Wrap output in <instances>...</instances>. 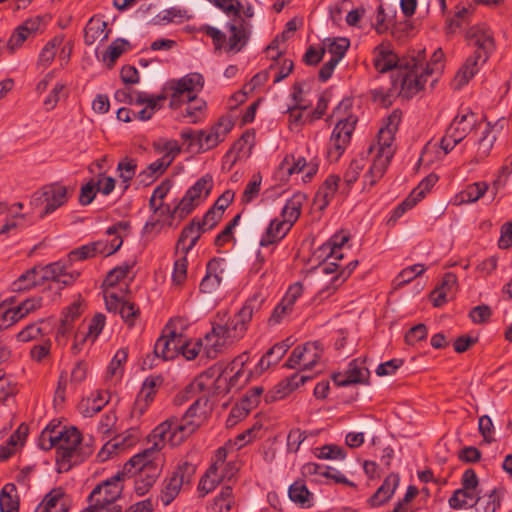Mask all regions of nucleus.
I'll return each mask as SVG.
<instances>
[{"label": "nucleus", "mask_w": 512, "mask_h": 512, "mask_svg": "<svg viewBox=\"0 0 512 512\" xmlns=\"http://www.w3.org/2000/svg\"><path fill=\"white\" fill-rule=\"evenodd\" d=\"M348 143L345 142V139H337L333 136L330 137L329 147L327 151V156L330 161H338L341 155L344 153Z\"/></svg>", "instance_id": "59"}, {"label": "nucleus", "mask_w": 512, "mask_h": 512, "mask_svg": "<svg viewBox=\"0 0 512 512\" xmlns=\"http://www.w3.org/2000/svg\"><path fill=\"white\" fill-rule=\"evenodd\" d=\"M148 441L152 442V446L132 456L123 467L124 475H136L135 491L139 495L145 494L161 474L163 460L159 451L169 444V441L154 438L152 432Z\"/></svg>", "instance_id": "1"}, {"label": "nucleus", "mask_w": 512, "mask_h": 512, "mask_svg": "<svg viewBox=\"0 0 512 512\" xmlns=\"http://www.w3.org/2000/svg\"><path fill=\"white\" fill-rule=\"evenodd\" d=\"M401 111L394 110L388 117L384 127L378 132V145L392 147L395 133L401 122Z\"/></svg>", "instance_id": "30"}, {"label": "nucleus", "mask_w": 512, "mask_h": 512, "mask_svg": "<svg viewBox=\"0 0 512 512\" xmlns=\"http://www.w3.org/2000/svg\"><path fill=\"white\" fill-rule=\"evenodd\" d=\"M104 300L109 312L119 313L129 327L134 326L140 315V310L134 303L124 300L118 294L109 290H104Z\"/></svg>", "instance_id": "16"}, {"label": "nucleus", "mask_w": 512, "mask_h": 512, "mask_svg": "<svg viewBox=\"0 0 512 512\" xmlns=\"http://www.w3.org/2000/svg\"><path fill=\"white\" fill-rule=\"evenodd\" d=\"M124 476L123 471L118 472L96 485L87 498L88 507L81 512H104L108 507L119 506L116 501L120 498L123 490L121 480Z\"/></svg>", "instance_id": "6"}, {"label": "nucleus", "mask_w": 512, "mask_h": 512, "mask_svg": "<svg viewBox=\"0 0 512 512\" xmlns=\"http://www.w3.org/2000/svg\"><path fill=\"white\" fill-rule=\"evenodd\" d=\"M348 143L345 142V139H337L333 136L330 137L329 147L327 151V156L330 161H338L341 155L344 153Z\"/></svg>", "instance_id": "58"}, {"label": "nucleus", "mask_w": 512, "mask_h": 512, "mask_svg": "<svg viewBox=\"0 0 512 512\" xmlns=\"http://www.w3.org/2000/svg\"><path fill=\"white\" fill-rule=\"evenodd\" d=\"M68 201V190L60 183H52L44 186L40 191L33 194L31 205L38 207L44 205L39 212L41 219L53 213Z\"/></svg>", "instance_id": "9"}, {"label": "nucleus", "mask_w": 512, "mask_h": 512, "mask_svg": "<svg viewBox=\"0 0 512 512\" xmlns=\"http://www.w3.org/2000/svg\"><path fill=\"white\" fill-rule=\"evenodd\" d=\"M266 298L267 293L263 290H260L248 298L243 307L238 312L241 313L244 319L250 322L253 315L257 314L261 310L264 302L266 301Z\"/></svg>", "instance_id": "37"}, {"label": "nucleus", "mask_w": 512, "mask_h": 512, "mask_svg": "<svg viewBox=\"0 0 512 512\" xmlns=\"http://www.w3.org/2000/svg\"><path fill=\"white\" fill-rule=\"evenodd\" d=\"M350 239L349 234L340 232L334 234L326 243H324L321 249L324 252H328V259L341 260L343 258V254L341 253V249Z\"/></svg>", "instance_id": "33"}, {"label": "nucleus", "mask_w": 512, "mask_h": 512, "mask_svg": "<svg viewBox=\"0 0 512 512\" xmlns=\"http://www.w3.org/2000/svg\"><path fill=\"white\" fill-rule=\"evenodd\" d=\"M230 36L224 48L227 52H240L248 43L251 35L249 24L241 17H233L226 25Z\"/></svg>", "instance_id": "17"}, {"label": "nucleus", "mask_w": 512, "mask_h": 512, "mask_svg": "<svg viewBox=\"0 0 512 512\" xmlns=\"http://www.w3.org/2000/svg\"><path fill=\"white\" fill-rule=\"evenodd\" d=\"M204 232H206V228L200 226V221L196 218L192 219V221L182 229L176 243V249L181 248L182 253L187 255L197 244Z\"/></svg>", "instance_id": "22"}, {"label": "nucleus", "mask_w": 512, "mask_h": 512, "mask_svg": "<svg viewBox=\"0 0 512 512\" xmlns=\"http://www.w3.org/2000/svg\"><path fill=\"white\" fill-rule=\"evenodd\" d=\"M69 500L61 487L52 489L38 505L35 512H68Z\"/></svg>", "instance_id": "23"}, {"label": "nucleus", "mask_w": 512, "mask_h": 512, "mask_svg": "<svg viewBox=\"0 0 512 512\" xmlns=\"http://www.w3.org/2000/svg\"><path fill=\"white\" fill-rule=\"evenodd\" d=\"M204 341L205 353L210 359H215L228 344H231L230 339L226 338L222 324L219 323H213L212 329L205 335Z\"/></svg>", "instance_id": "20"}, {"label": "nucleus", "mask_w": 512, "mask_h": 512, "mask_svg": "<svg viewBox=\"0 0 512 512\" xmlns=\"http://www.w3.org/2000/svg\"><path fill=\"white\" fill-rule=\"evenodd\" d=\"M323 346L320 341L306 342L296 346L284 364V367L300 370H312L323 356Z\"/></svg>", "instance_id": "10"}, {"label": "nucleus", "mask_w": 512, "mask_h": 512, "mask_svg": "<svg viewBox=\"0 0 512 512\" xmlns=\"http://www.w3.org/2000/svg\"><path fill=\"white\" fill-rule=\"evenodd\" d=\"M16 493V486L7 483L0 491V512H19V497Z\"/></svg>", "instance_id": "34"}, {"label": "nucleus", "mask_w": 512, "mask_h": 512, "mask_svg": "<svg viewBox=\"0 0 512 512\" xmlns=\"http://www.w3.org/2000/svg\"><path fill=\"white\" fill-rule=\"evenodd\" d=\"M478 125L477 115L468 107L462 109L454 117L440 141V147L444 150L445 154L452 151Z\"/></svg>", "instance_id": "7"}, {"label": "nucleus", "mask_w": 512, "mask_h": 512, "mask_svg": "<svg viewBox=\"0 0 512 512\" xmlns=\"http://www.w3.org/2000/svg\"><path fill=\"white\" fill-rule=\"evenodd\" d=\"M153 147L156 151L163 152L164 155L160 158L169 166L172 164L176 156L181 152V148L176 140H166L161 142H154Z\"/></svg>", "instance_id": "46"}, {"label": "nucleus", "mask_w": 512, "mask_h": 512, "mask_svg": "<svg viewBox=\"0 0 512 512\" xmlns=\"http://www.w3.org/2000/svg\"><path fill=\"white\" fill-rule=\"evenodd\" d=\"M349 46L350 41L348 38L338 37L330 41L327 50L331 54V57L341 60L345 56Z\"/></svg>", "instance_id": "54"}, {"label": "nucleus", "mask_w": 512, "mask_h": 512, "mask_svg": "<svg viewBox=\"0 0 512 512\" xmlns=\"http://www.w3.org/2000/svg\"><path fill=\"white\" fill-rule=\"evenodd\" d=\"M425 270L426 269L422 264H415L403 269L397 277V280L399 281L398 285H403L411 282L414 278L424 273Z\"/></svg>", "instance_id": "60"}, {"label": "nucleus", "mask_w": 512, "mask_h": 512, "mask_svg": "<svg viewBox=\"0 0 512 512\" xmlns=\"http://www.w3.org/2000/svg\"><path fill=\"white\" fill-rule=\"evenodd\" d=\"M495 125H491L490 122L486 123V127L482 132L481 138L477 142V151L474 158L471 160L473 164H479L485 158L490 155V152L497 139V133L495 132Z\"/></svg>", "instance_id": "26"}, {"label": "nucleus", "mask_w": 512, "mask_h": 512, "mask_svg": "<svg viewBox=\"0 0 512 512\" xmlns=\"http://www.w3.org/2000/svg\"><path fill=\"white\" fill-rule=\"evenodd\" d=\"M137 170V161L133 158L125 157L117 165L118 176L124 184L123 191H126L131 180L134 178Z\"/></svg>", "instance_id": "44"}, {"label": "nucleus", "mask_w": 512, "mask_h": 512, "mask_svg": "<svg viewBox=\"0 0 512 512\" xmlns=\"http://www.w3.org/2000/svg\"><path fill=\"white\" fill-rule=\"evenodd\" d=\"M255 144V133L254 131L247 130L241 137L234 142L232 147L227 152V155L234 153L236 158H240L241 155H245V147L248 146L247 155L251 153V149Z\"/></svg>", "instance_id": "45"}, {"label": "nucleus", "mask_w": 512, "mask_h": 512, "mask_svg": "<svg viewBox=\"0 0 512 512\" xmlns=\"http://www.w3.org/2000/svg\"><path fill=\"white\" fill-rule=\"evenodd\" d=\"M292 227L288 226L283 220L277 218L270 221L264 234L260 239L261 247H268L279 243L290 231Z\"/></svg>", "instance_id": "28"}, {"label": "nucleus", "mask_w": 512, "mask_h": 512, "mask_svg": "<svg viewBox=\"0 0 512 512\" xmlns=\"http://www.w3.org/2000/svg\"><path fill=\"white\" fill-rule=\"evenodd\" d=\"M81 444V434L75 428H65L60 433L59 441L56 445V463L58 471H68L73 465H76L85 458L89 457L93 449L90 446H79Z\"/></svg>", "instance_id": "5"}, {"label": "nucleus", "mask_w": 512, "mask_h": 512, "mask_svg": "<svg viewBox=\"0 0 512 512\" xmlns=\"http://www.w3.org/2000/svg\"><path fill=\"white\" fill-rule=\"evenodd\" d=\"M370 371L365 365V360L359 358L349 362L344 372H337L332 375L335 385L345 387L353 384H368Z\"/></svg>", "instance_id": "15"}, {"label": "nucleus", "mask_w": 512, "mask_h": 512, "mask_svg": "<svg viewBox=\"0 0 512 512\" xmlns=\"http://www.w3.org/2000/svg\"><path fill=\"white\" fill-rule=\"evenodd\" d=\"M136 262L134 260L132 261H126L123 264L113 268L106 276L103 286L105 287L104 290H108V288L115 287L122 279H124L130 270L135 266Z\"/></svg>", "instance_id": "40"}, {"label": "nucleus", "mask_w": 512, "mask_h": 512, "mask_svg": "<svg viewBox=\"0 0 512 512\" xmlns=\"http://www.w3.org/2000/svg\"><path fill=\"white\" fill-rule=\"evenodd\" d=\"M415 67L403 68L398 72L397 79L393 80V84L400 82V94L404 98H412L424 88L427 76L424 74L421 60L415 58Z\"/></svg>", "instance_id": "13"}, {"label": "nucleus", "mask_w": 512, "mask_h": 512, "mask_svg": "<svg viewBox=\"0 0 512 512\" xmlns=\"http://www.w3.org/2000/svg\"><path fill=\"white\" fill-rule=\"evenodd\" d=\"M164 379L161 375L148 376L141 387V390L135 400L133 412L142 415L154 400V397L163 385Z\"/></svg>", "instance_id": "18"}, {"label": "nucleus", "mask_w": 512, "mask_h": 512, "mask_svg": "<svg viewBox=\"0 0 512 512\" xmlns=\"http://www.w3.org/2000/svg\"><path fill=\"white\" fill-rule=\"evenodd\" d=\"M168 167L169 165L163 160L157 159L149 164L147 168L139 174L141 182L145 185L151 184L159 175L163 174Z\"/></svg>", "instance_id": "47"}, {"label": "nucleus", "mask_w": 512, "mask_h": 512, "mask_svg": "<svg viewBox=\"0 0 512 512\" xmlns=\"http://www.w3.org/2000/svg\"><path fill=\"white\" fill-rule=\"evenodd\" d=\"M340 182V177L337 175H329L324 183L320 186L316 193V198L321 203V209L329 205L333 197L335 196Z\"/></svg>", "instance_id": "35"}, {"label": "nucleus", "mask_w": 512, "mask_h": 512, "mask_svg": "<svg viewBox=\"0 0 512 512\" xmlns=\"http://www.w3.org/2000/svg\"><path fill=\"white\" fill-rule=\"evenodd\" d=\"M108 23L100 16H92L84 29V43L93 45L98 39L107 40L111 30H107Z\"/></svg>", "instance_id": "25"}, {"label": "nucleus", "mask_w": 512, "mask_h": 512, "mask_svg": "<svg viewBox=\"0 0 512 512\" xmlns=\"http://www.w3.org/2000/svg\"><path fill=\"white\" fill-rule=\"evenodd\" d=\"M38 267L43 284H46L47 282L58 283L60 274L67 269L66 265L61 261L50 263L43 267Z\"/></svg>", "instance_id": "49"}, {"label": "nucleus", "mask_w": 512, "mask_h": 512, "mask_svg": "<svg viewBox=\"0 0 512 512\" xmlns=\"http://www.w3.org/2000/svg\"><path fill=\"white\" fill-rule=\"evenodd\" d=\"M60 43L61 40L56 37L48 41L39 54L37 65L44 68L49 66L56 55V48Z\"/></svg>", "instance_id": "51"}, {"label": "nucleus", "mask_w": 512, "mask_h": 512, "mask_svg": "<svg viewBox=\"0 0 512 512\" xmlns=\"http://www.w3.org/2000/svg\"><path fill=\"white\" fill-rule=\"evenodd\" d=\"M489 186L486 182L480 181L469 184L458 195L461 203H473L478 201L487 192Z\"/></svg>", "instance_id": "42"}, {"label": "nucleus", "mask_w": 512, "mask_h": 512, "mask_svg": "<svg viewBox=\"0 0 512 512\" xmlns=\"http://www.w3.org/2000/svg\"><path fill=\"white\" fill-rule=\"evenodd\" d=\"M399 482L398 474L391 473L388 475L376 492L368 498L367 504L372 508L386 504L393 497Z\"/></svg>", "instance_id": "24"}, {"label": "nucleus", "mask_w": 512, "mask_h": 512, "mask_svg": "<svg viewBox=\"0 0 512 512\" xmlns=\"http://www.w3.org/2000/svg\"><path fill=\"white\" fill-rule=\"evenodd\" d=\"M480 500V497L474 490L465 489L464 487L457 489L449 499V505L452 509L472 508Z\"/></svg>", "instance_id": "32"}, {"label": "nucleus", "mask_w": 512, "mask_h": 512, "mask_svg": "<svg viewBox=\"0 0 512 512\" xmlns=\"http://www.w3.org/2000/svg\"><path fill=\"white\" fill-rule=\"evenodd\" d=\"M196 473V465L184 461L179 463L165 479L160 500L164 506L169 505L180 493L182 488L190 486Z\"/></svg>", "instance_id": "8"}, {"label": "nucleus", "mask_w": 512, "mask_h": 512, "mask_svg": "<svg viewBox=\"0 0 512 512\" xmlns=\"http://www.w3.org/2000/svg\"><path fill=\"white\" fill-rule=\"evenodd\" d=\"M364 168L362 160L351 161L349 167L344 173V182L349 190L351 186L358 180L360 173Z\"/></svg>", "instance_id": "57"}, {"label": "nucleus", "mask_w": 512, "mask_h": 512, "mask_svg": "<svg viewBox=\"0 0 512 512\" xmlns=\"http://www.w3.org/2000/svg\"><path fill=\"white\" fill-rule=\"evenodd\" d=\"M249 323L250 322L243 318L241 313L237 312L232 318L228 319L225 324H222V328L226 338H229L230 342L234 343L244 337Z\"/></svg>", "instance_id": "31"}, {"label": "nucleus", "mask_w": 512, "mask_h": 512, "mask_svg": "<svg viewBox=\"0 0 512 512\" xmlns=\"http://www.w3.org/2000/svg\"><path fill=\"white\" fill-rule=\"evenodd\" d=\"M204 87V77L202 74L192 72L184 75L179 79H171L165 84V90L170 91L169 107L178 109L187 103L184 117L190 118L191 123L198 122L196 112H201L206 103L203 99L198 98V93Z\"/></svg>", "instance_id": "2"}, {"label": "nucleus", "mask_w": 512, "mask_h": 512, "mask_svg": "<svg viewBox=\"0 0 512 512\" xmlns=\"http://www.w3.org/2000/svg\"><path fill=\"white\" fill-rule=\"evenodd\" d=\"M307 438L306 432L302 431L299 428H295L290 430L287 436V450L289 452H297L300 448V445Z\"/></svg>", "instance_id": "61"}, {"label": "nucleus", "mask_w": 512, "mask_h": 512, "mask_svg": "<svg viewBox=\"0 0 512 512\" xmlns=\"http://www.w3.org/2000/svg\"><path fill=\"white\" fill-rule=\"evenodd\" d=\"M234 127L231 117H221L210 130H199L201 141L198 142V153L209 151L223 142Z\"/></svg>", "instance_id": "14"}, {"label": "nucleus", "mask_w": 512, "mask_h": 512, "mask_svg": "<svg viewBox=\"0 0 512 512\" xmlns=\"http://www.w3.org/2000/svg\"><path fill=\"white\" fill-rule=\"evenodd\" d=\"M106 317L102 313H97L90 321L88 325V329L85 332V337H82L83 340H89L91 343H94L98 338L100 333L102 332L105 326Z\"/></svg>", "instance_id": "53"}, {"label": "nucleus", "mask_w": 512, "mask_h": 512, "mask_svg": "<svg viewBox=\"0 0 512 512\" xmlns=\"http://www.w3.org/2000/svg\"><path fill=\"white\" fill-rule=\"evenodd\" d=\"M289 498L292 502L302 506H311L312 493L309 491L303 481H295L288 490Z\"/></svg>", "instance_id": "41"}, {"label": "nucleus", "mask_w": 512, "mask_h": 512, "mask_svg": "<svg viewBox=\"0 0 512 512\" xmlns=\"http://www.w3.org/2000/svg\"><path fill=\"white\" fill-rule=\"evenodd\" d=\"M223 478L224 476L218 475L215 466H210L204 476L201 478L198 485V490L200 492H204V495H206L213 491Z\"/></svg>", "instance_id": "50"}, {"label": "nucleus", "mask_w": 512, "mask_h": 512, "mask_svg": "<svg viewBox=\"0 0 512 512\" xmlns=\"http://www.w3.org/2000/svg\"><path fill=\"white\" fill-rule=\"evenodd\" d=\"M243 375V369L242 368H239L233 376H231L229 378V380H227L226 378H222L221 375L219 377H217V379L215 380V390H216V393L219 394V393H223V394H227L230 392V390L232 388H240L242 387L244 384H246L250 377H251V372L249 373V375L246 377V379L242 382H240V378L242 377Z\"/></svg>", "instance_id": "39"}, {"label": "nucleus", "mask_w": 512, "mask_h": 512, "mask_svg": "<svg viewBox=\"0 0 512 512\" xmlns=\"http://www.w3.org/2000/svg\"><path fill=\"white\" fill-rule=\"evenodd\" d=\"M414 55L400 58L388 45L380 44L373 49V66L379 73L397 69L415 67Z\"/></svg>", "instance_id": "11"}, {"label": "nucleus", "mask_w": 512, "mask_h": 512, "mask_svg": "<svg viewBox=\"0 0 512 512\" xmlns=\"http://www.w3.org/2000/svg\"><path fill=\"white\" fill-rule=\"evenodd\" d=\"M492 315L491 308L488 305H478L471 309L469 317L475 324L486 323Z\"/></svg>", "instance_id": "64"}, {"label": "nucleus", "mask_w": 512, "mask_h": 512, "mask_svg": "<svg viewBox=\"0 0 512 512\" xmlns=\"http://www.w3.org/2000/svg\"><path fill=\"white\" fill-rule=\"evenodd\" d=\"M317 457L320 459H344L346 457L345 450L337 445H324L318 449Z\"/></svg>", "instance_id": "63"}, {"label": "nucleus", "mask_w": 512, "mask_h": 512, "mask_svg": "<svg viewBox=\"0 0 512 512\" xmlns=\"http://www.w3.org/2000/svg\"><path fill=\"white\" fill-rule=\"evenodd\" d=\"M182 334L170 331L168 335L160 336L154 345V354L162 361L172 360L179 355V341Z\"/></svg>", "instance_id": "21"}, {"label": "nucleus", "mask_w": 512, "mask_h": 512, "mask_svg": "<svg viewBox=\"0 0 512 512\" xmlns=\"http://www.w3.org/2000/svg\"><path fill=\"white\" fill-rule=\"evenodd\" d=\"M261 187V177L254 175L247 184L242 194V202L247 204L253 201L259 194Z\"/></svg>", "instance_id": "62"}, {"label": "nucleus", "mask_w": 512, "mask_h": 512, "mask_svg": "<svg viewBox=\"0 0 512 512\" xmlns=\"http://www.w3.org/2000/svg\"><path fill=\"white\" fill-rule=\"evenodd\" d=\"M466 38L475 51L466 59L453 79L452 85L456 90H460L476 75L495 48L492 33L485 26L471 27Z\"/></svg>", "instance_id": "3"}, {"label": "nucleus", "mask_w": 512, "mask_h": 512, "mask_svg": "<svg viewBox=\"0 0 512 512\" xmlns=\"http://www.w3.org/2000/svg\"><path fill=\"white\" fill-rule=\"evenodd\" d=\"M213 188V178L206 174L198 179L183 196L176 205V210L180 211V220L189 215L201 202L202 198H206Z\"/></svg>", "instance_id": "12"}, {"label": "nucleus", "mask_w": 512, "mask_h": 512, "mask_svg": "<svg viewBox=\"0 0 512 512\" xmlns=\"http://www.w3.org/2000/svg\"><path fill=\"white\" fill-rule=\"evenodd\" d=\"M39 267L34 266L24 273H22L16 280H14L11 284V289L13 292H24L29 291L34 287L42 286L43 281L39 274Z\"/></svg>", "instance_id": "29"}, {"label": "nucleus", "mask_w": 512, "mask_h": 512, "mask_svg": "<svg viewBox=\"0 0 512 512\" xmlns=\"http://www.w3.org/2000/svg\"><path fill=\"white\" fill-rule=\"evenodd\" d=\"M456 285V275L451 272L445 273L442 278L441 284L437 286L431 293L433 305L435 307H441L442 305H444L448 301V298L452 297Z\"/></svg>", "instance_id": "27"}, {"label": "nucleus", "mask_w": 512, "mask_h": 512, "mask_svg": "<svg viewBox=\"0 0 512 512\" xmlns=\"http://www.w3.org/2000/svg\"><path fill=\"white\" fill-rule=\"evenodd\" d=\"M207 402V399H197L181 418L171 416L157 425L152 430V436L169 441L172 447L180 445L199 428L204 414L199 409L202 403L206 406Z\"/></svg>", "instance_id": "4"}, {"label": "nucleus", "mask_w": 512, "mask_h": 512, "mask_svg": "<svg viewBox=\"0 0 512 512\" xmlns=\"http://www.w3.org/2000/svg\"><path fill=\"white\" fill-rule=\"evenodd\" d=\"M107 392H97L96 397L87 398L80 402V409L85 417H92L102 410V408L109 402Z\"/></svg>", "instance_id": "38"}, {"label": "nucleus", "mask_w": 512, "mask_h": 512, "mask_svg": "<svg viewBox=\"0 0 512 512\" xmlns=\"http://www.w3.org/2000/svg\"><path fill=\"white\" fill-rule=\"evenodd\" d=\"M130 47L128 40L124 38L115 39L103 54L102 61L106 63L108 69H112L118 58Z\"/></svg>", "instance_id": "36"}, {"label": "nucleus", "mask_w": 512, "mask_h": 512, "mask_svg": "<svg viewBox=\"0 0 512 512\" xmlns=\"http://www.w3.org/2000/svg\"><path fill=\"white\" fill-rule=\"evenodd\" d=\"M302 200L301 196L294 195L289 199L281 211L283 221L292 227L301 214Z\"/></svg>", "instance_id": "43"}, {"label": "nucleus", "mask_w": 512, "mask_h": 512, "mask_svg": "<svg viewBox=\"0 0 512 512\" xmlns=\"http://www.w3.org/2000/svg\"><path fill=\"white\" fill-rule=\"evenodd\" d=\"M128 358V350L126 348L119 349L114 357L112 358L108 368L107 374L110 377H121L123 374V365L126 363Z\"/></svg>", "instance_id": "52"}, {"label": "nucleus", "mask_w": 512, "mask_h": 512, "mask_svg": "<svg viewBox=\"0 0 512 512\" xmlns=\"http://www.w3.org/2000/svg\"><path fill=\"white\" fill-rule=\"evenodd\" d=\"M356 119L353 117H347L340 119L335 125L332 135L337 139H345V142L350 143L352 133L354 131Z\"/></svg>", "instance_id": "48"}, {"label": "nucleus", "mask_w": 512, "mask_h": 512, "mask_svg": "<svg viewBox=\"0 0 512 512\" xmlns=\"http://www.w3.org/2000/svg\"><path fill=\"white\" fill-rule=\"evenodd\" d=\"M437 181V175L429 174L418 184V186L415 189H413L410 195H414L416 201L419 202L421 199L425 197L426 193L430 191V189L436 184Z\"/></svg>", "instance_id": "56"}, {"label": "nucleus", "mask_w": 512, "mask_h": 512, "mask_svg": "<svg viewBox=\"0 0 512 512\" xmlns=\"http://www.w3.org/2000/svg\"><path fill=\"white\" fill-rule=\"evenodd\" d=\"M378 146V152L365 175V184H369L371 187L383 177L394 154L392 147Z\"/></svg>", "instance_id": "19"}, {"label": "nucleus", "mask_w": 512, "mask_h": 512, "mask_svg": "<svg viewBox=\"0 0 512 512\" xmlns=\"http://www.w3.org/2000/svg\"><path fill=\"white\" fill-rule=\"evenodd\" d=\"M187 255H184L174 262L172 281L175 285H182L187 278Z\"/></svg>", "instance_id": "55"}]
</instances>
